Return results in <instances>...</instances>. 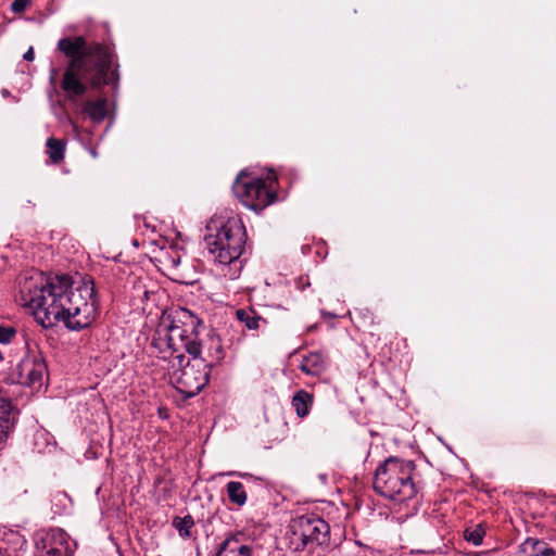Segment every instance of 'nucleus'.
Wrapping results in <instances>:
<instances>
[{"mask_svg": "<svg viewBox=\"0 0 556 556\" xmlns=\"http://www.w3.org/2000/svg\"><path fill=\"white\" fill-rule=\"evenodd\" d=\"M58 50L68 63L63 72L61 89L72 105L93 123H101L108 116V99L100 97L79 102L89 89L112 86L115 91L119 84L118 63L113 51L101 42H88L84 36L64 37L58 41Z\"/></svg>", "mask_w": 556, "mask_h": 556, "instance_id": "1", "label": "nucleus"}, {"mask_svg": "<svg viewBox=\"0 0 556 556\" xmlns=\"http://www.w3.org/2000/svg\"><path fill=\"white\" fill-rule=\"evenodd\" d=\"M72 277L36 273L20 282L25 305L34 309L43 327L63 321L70 330L89 327L99 313V299L91 277L73 288Z\"/></svg>", "mask_w": 556, "mask_h": 556, "instance_id": "2", "label": "nucleus"}, {"mask_svg": "<svg viewBox=\"0 0 556 556\" xmlns=\"http://www.w3.org/2000/svg\"><path fill=\"white\" fill-rule=\"evenodd\" d=\"M415 469L413 460L390 456L376 469L374 490L392 501L412 500L418 493V486L413 479Z\"/></svg>", "mask_w": 556, "mask_h": 556, "instance_id": "3", "label": "nucleus"}, {"mask_svg": "<svg viewBox=\"0 0 556 556\" xmlns=\"http://www.w3.org/2000/svg\"><path fill=\"white\" fill-rule=\"evenodd\" d=\"M245 239V228L239 218H214L206 225V249L220 264L227 265L238 260L243 252Z\"/></svg>", "mask_w": 556, "mask_h": 556, "instance_id": "4", "label": "nucleus"}, {"mask_svg": "<svg viewBox=\"0 0 556 556\" xmlns=\"http://www.w3.org/2000/svg\"><path fill=\"white\" fill-rule=\"evenodd\" d=\"M165 325L173 353H179L184 349L192 357L201 355L203 342L200 336L206 330L202 319L187 308H179L175 312L174 318Z\"/></svg>", "mask_w": 556, "mask_h": 556, "instance_id": "5", "label": "nucleus"}, {"mask_svg": "<svg viewBox=\"0 0 556 556\" xmlns=\"http://www.w3.org/2000/svg\"><path fill=\"white\" fill-rule=\"evenodd\" d=\"M290 529L299 541L295 544V551L313 552L316 547L328 548L330 546V526L317 514H304L292 519Z\"/></svg>", "mask_w": 556, "mask_h": 556, "instance_id": "6", "label": "nucleus"}, {"mask_svg": "<svg viewBox=\"0 0 556 556\" xmlns=\"http://www.w3.org/2000/svg\"><path fill=\"white\" fill-rule=\"evenodd\" d=\"M273 184L271 181L267 185L262 178L243 179L239 175L232 185V191L245 207L258 213L278 199Z\"/></svg>", "mask_w": 556, "mask_h": 556, "instance_id": "7", "label": "nucleus"}, {"mask_svg": "<svg viewBox=\"0 0 556 556\" xmlns=\"http://www.w3.org/2000/svg\"><path fill=\"white\" fill-rule=\"evenodd\" d=\"M175 357L178 359L179 366H181L175 379V388L185 397H193L208 383L211 367L201 355L192 357L193 361H188L185 365H182L185 361L184 354L179 353Z\"/></svg>", "mask_w": 556, "mask_h": 556, "instance_id": "8", "label": "nucleus"}, {"mask_svg": "<svg viewBox=\"0 0 556 556\" xmlns=\"http://www.w3.org/2000/svg\"><path fill=\"white\" fill-rule=\"evenodd\" d=\"M67 533L59 528L37 533L35 556H73Z\"/></svg>", "mask_w": 556, "mask_h": 556, "instance_id": "9", "label": "nucleus"}, {"mask_svg": "<svg viewBox=\"0 0 556 556\" xmlns=\"http://www.w3.org/2000/svg\"><path fill=\"white\" fill-rule=\"evenodd\" d=\"M216 556H252V547L242 532L230 533L220 543Z\"/></svg>", "mask_w": 556, "mask_h": 556, "instance_id": "10", "label": "nucleus"}, {"mask_svg": "<svg viewBox=\"0 0 556 556\" xmlns=\"http://www.w3.org/2000/svg\"><path fill=\"white\" fill-rule=\"evenodd\" d=\"M21 368L27 374V387L41 386L43 375L48 370L45 359L39 356L21 359Z\"/></svg>", "mask_w": 556, "mask_h": 556, "instance_id": "11", "label": "nucleus"}, {"mask_svg": "<svg viewBox=\"0 0 556 556\" xmlns=\"http://www.w3.org/2000/svg\"><path fill=\"white\" fill-rule=\"evenodd\" d=\"M205 339L200 336V340L203 342L201 350L206 349L211 361L208 366L212 368L214 365L220 363L225 357V351L222 344L219 336L211 328L206 327Z\"/></svg>", "mask_w": 556, "mask_h": 556, "instance_id": "12", "label": "nucleus"}, {"mask_svg": "<svg viewBox=\"0 0 556 556\" xmlns=\"http://www.w3.org/2000/svg\"><path fill=\"white\" fill-rule=\"evenodd\" d=\"M326 368V357L321 352H312L304 356L300 369L311 376H318Z\"/></svg>", "mask_w": 556, "mask_h": 556, "instance_id": "13", "label": "nucleus"}, {"mask_svg": "<svg viewBox=\"0 0 556 556\" xmlns=\"http://www.w3.org/2000/svg\"><path fill=\"white\" fill-rule=\"evenodd\" d=\"M151 346L154 348L160 354H165L166 352H170V356L176 354L173 353L170 337H168L166 332L165 320H162L154 330L151 339Z\"/></svg>", "mask_w": 556, "mask_h": 556, "instance_id": "14", "label": "nucleus"}, {"mask_svg": "<svg viewBox=\"0 0 556 556\" xmlns=\"http://www.w3.org/2000/svg\"><path fill=\"white\" fill-rule=\"evenodd\" d=\"M291 404L296 413V416L304 418L308 416L312 409L314 404V395L303 389L298 390L292 396Z\"/></svg>", "mask_w": 556, "mask_h": 556, "instance_id": "15", "label": "nucleus"}, {"mask_svg": "<svg viewBox=\"0 0 556 556\" xmlns=\"http://www.w3.org/2000/svg\"><path fill=\"white\" fill-rule=\"evenodd\" d=\"M226 492H227L228 500L233 505L242 507L247 504L248 494H247L244 486L241 482L229 481L226 484Z\"/></svg>", "mask_w": 556, "mask_h": 556, "instance_id": "16", "label": "nucleus"}, {"mask_svg": "<svg viewBox=\"0 0 556 556\" xmlns=\"http://www.w3.org/2000/svg\"><path fill=\"white\" fill-rule=\"evenodd\" d=\"M47 154L49 155L53 164H59L64 160V153L66 148V141L50 137L46 142Z\"/></svg>", "mask_w": 556, "mask_h": 556, "instance_id": "17", "label": "nucleus"}, {"mask_svg": "<svg viewBox=\"0 0 556 556\" xmlns=\"http://www.w3.org/2000/svg\"><path fill=\"white\" fill-rule=\"evenodd\" d=\"M237 319L242 323L249 330L260 328V321L263 318L252 308H239L236 311Z\"/></svg>", "mask_w": 556, "mask_h": 556, "instance_id": "18", "label": "nucleus"}, {"mask_svg": "<svg viewBox=\"0 0 556 556\" xmlns=\"http://www.w3.org/2000/svg\"><path fill=\"white\" fill-rule=\"evenodd\" d=\"M172 525L182 539L192 536L191 530L194 526V520L191 515H186L185 517L176 516L173 518Z\"/></svg>", "mask_w": 556, "mask_h": 556, "instance_id": "19", "label": "nucleus"}, {"mask_svg": "<svg viewBox=\"0 0 556 556\" xmlns=\"http://www.w3.org/2000/svg\"><path fill=\"white\" fill-rule=\"evenodd\" d=\"M485 535V525L479 523L475 528H468L464 531V538L467 542L472 543L475 546H479L483 542Z\"/></svg>", "mask_w": 556, "mask_h": 556, "instance_id": "20", "label": "nucleus"}, {"mask_svg": "<svg viewBox=\"0 0 556 556\" xmlns=\"http://www.w3.org/2000/svg\"><path fill=\"white\" fill-rule=\"evenodd\" d=\"M27 374L21 368V361L13 367H11L8 374L7 381L12 384L27 386Z\"/></svg>", "mask_w": 556, "mask_h": 556, "instance_id": "21", "label": "nucleus"}, {"mask_svg": "<svg viewBox=\"0 0 556 556\" xmlns=\"http://www.w3.org/2000/svg\"><path fill=\"white\" fill-rule=\"evenodd\" d=\"M16 424L15 418H0V450Z\"/></svg>", "mask_w": 556, "mask_h": 556, "instance_id": "22", "label": "nucleus"}, {"mask_svg": "<svg viewBox=\"0 0 556 556\" xmlns=\"http://www.w3.org/2000/svg\"><path fill=\"white\" fill-rule=\"evenodd\" d=\"M18 410L11 401L0 396V418H17Z\"/></svg>", "mask_w": 556, "mask_h": 556, "instance_id": "23", "label": "nucleus"}, {"mask_svg": "<svg viewBox=\"0 0 556 556\" xmlns=\"http://www.w3.org/2000/svg\"><path fill=\"white\" fill-rule=\"evenodd\" d=\"M17 334L16 328L12 326L0 325V343L10 344Z\"/></svg>", "mask_w": 556, "mask_h": 556, "instance_id": "24", "label": "nucleus"}, {"mask_svg": "<svg viewBox=\"0 0 556 556\" xmlns=\"http://www.w3.org/2000/svg\"><path fill=\"white\" fill-rule=\"evenodd\" d=\"M554 549L543 541V546H535L529 556H551Z\"/></svg>", "mask_w": 556, "mask_h": 556, "instance_id": "25", "label": "nucleus"}, {"mask_svg": "<svg viewBox=\"0 0 556 556\" xmlns=\"http://www.w3.org/2000/svg\"><path fill=\"white\" fill-rule=\"evenodd\" d=\"M535 546H543V541L539 540V539H535V538H528L522 544H521V548L523 552H528L530 551V553H532V551L534 549Z\"/></svg>", "mask_w": 556, "mask_h": 556, "instance_id": "26", "label": "nucleus"}, {"mask_svg": "<svg viewBox=\"0 0 556 556\" xmlns=\"http://www.w3.org/2000/svg\"><path fill=\"white\" fill-rule=\"evenodd\" d=\"M29 0H14L11 4V10L14 13H22L26 10L29 4Z\"/></svg>", "mask_w": 556, "mask_h": 556, "instance_id": "27", "label": "nucleus"}, {"mask_svg": "<svg viewBox=\"0 0 556 556\" xmlns=\"http://www.w3.org/2000/svg\"><path fill=\"white\" fill-rule=\"evenodd\" d=\"M296 285H298V288L300 290H305L306 287H309V280H308V277H300L296 281Z\"/></svg>", "mask_w": 556, "mask_h": 556, "instance_id": "28", "label": "nucleus"}, {"mask_svg": "<svg viewBox=\"0 0 556 556\" xmlns=\"http://www.w3.org/2000/svg\"><path fill=\"white\" fill-rule=\"evenodd\" d=\"M24 60L26 61H33L35 58L34 49L30 47L23 55Z\"/></svg>", "mask_w": 556, "mask_h": 556, "instance_id": "29", "label": "nucleus"}, {"mask_svg": "<svg viewBox=\"0 0 556 556\" xmlns=\"http://www.w3.org/2000/svg\"><path fill=\"white\" fill-rule=\"evenodd\" d=\"M172 263L174 266H178L180 264V256L172 258Z\"/></svg>", "mask_w": 556, "mask_h": 556, "instance_id": "30", "label": "nucleus"}, {"mask_svg": "<svg viewBox=\"0 0 556 556\" xmlns=\"http://www.w3.org/2000/svg\"><path fill=\"white\" fill-rule=\"evenodd\" d=\"M229 475H237V476H239L241 478H247V477L250 476L249 473H242V472H229Z\"/></svg>", "mask_w": 556, "mask_h": 556, "instance_id": "31", "label": "nucleus"}, {"mask_svg": "<svg viewBox=\"0 0 556 556\" xmlns=\"http://www.w3.org/2000/svg\"><path fill=\"white\" fill-rule=\"evenodd\" d=\"M315 328H316V326H311V327L308 328V331H312V330H314Z\"/></svg>", "mask_w": 556, "mask_h": 556, "instance_id": "32", "label": "nucleus"}, {"mask_svg": "<svg viewBox=\"0 0 556 556\" xmlns=\"http://www.w3.org/2000/svg\"><path fill=\"white\" fill-rule=\"evenodd\" d=\"M55 73H56V70H53V75L51 76V79H54Z\"/></svg>", "mask_w": 556, "mask_h": 556, "instance_id": "33", "label": "nucleus"}, {"mask_svg": "<svg viewBox=\"0 0 556 556\" xmlns=\"http://www.w3.org/2000/svg\"><path fill=\"white\" fill-rule=\"evenodd\" d=\"M0 556H5L4 553L0 549Z\"/></svg>", "mask_w": 556, "mask_h": 556, "instance_id": "34", "label": "nucleus"}, {"mask_svg": "<svg viewBox=\"0 0 556 556\" xmlns=\"http://www.w3.org/2000/svg\"><path fill=\"white\" fill-rule=\"evenodd\" d=\"M2 359H3V356H2V353L0 352V361H2Z\"/></svg>", "mask_w": 556, "mask_h": 556, "instance_id": "35", "label": "nucleus"}, {"mask_svg": "<svg viewBox=\"0 0 556 556\" xmlns=\"http://www.w3.org/2000/svg\"><path fill=\"white\" fill-rule=\"evenodd\" d=\"M551 556H556V549L553 552V554Z\"/></svg>", "mask_w": 556, "mask_h": 556, "instance_id": "36", "label": "nucleus"}]
</instances>
